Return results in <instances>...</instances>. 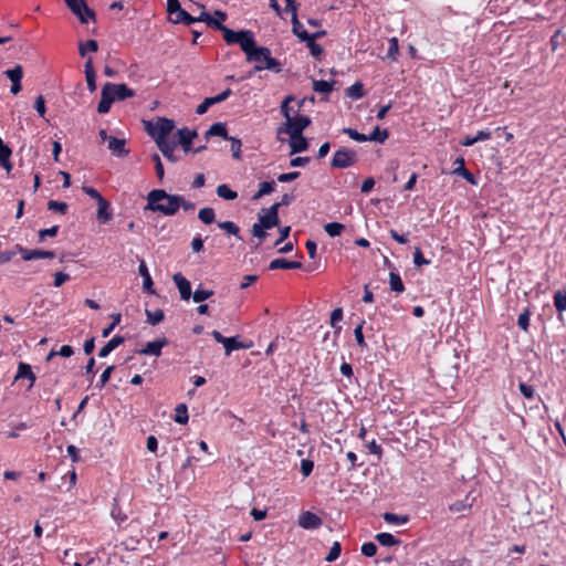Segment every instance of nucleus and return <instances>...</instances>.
<instances>
[{
	"label": "nucleus",
	"instance_id": "34",
	"mask_svg": "<svg viewBox=\"0 0 566 566\" xmlns=\"http://www.w3.org/2000/svg\"><path fill=\"white\" fill-rule=\"evenodd\" d=\"M170 21L175 24L184 23L186 25H191L195 23V17L190 15L181 8L174 17L170 18Z\"/></svg>",
	"mask_w": 566,
	"mask_h": 566
},
{
	"label": "nucleus",
	"instance_id": "43",
	"mask_svg": "<svg viewBox=\"0 0 566 566\" xmlns=\"http://www.w3.org/2000/svg\"><path fill=\"white\" fill-rule=\"evenodd\" d=\"M112 322L102 329V337L106 338L111 335V333L115 329L117 325H119L122 321L120 313H114L111 315Z\"/></svg>",
	"mask_w": 566,
	"mask_h": 566
},
{
	"label": "nucleus",
	"instance_id": "12",
	"mask_svg": "<svg viewBox=\"0 0 566 566\" xmlns=\"http://www.w3.org/2000/svg\"><path fill=\"white\" fill-rule=\"evenodd\" d=\"M172 281L179 291L180 298L188 301L193 294L191 291L190 281L187 280L180 272L174 274Z\"/></svg>",
	"mask_w": 566,
	"mask_h": 566
},
{
	"label": "nucleus",
	"instance_id": "22",
	"mask_svg": "<svg viewBox=\"0 0 566 566\" xmlns=\"http://www.w3.org/2000/svg\"><path fill=\"white\" fill-rule=\"evenodd\" d=\"M287 135L290 136L291 155L305 151L308 148V143L303 133L300 135H294L293 133Z\"/></svg>",
	"mask_w": 566,
	"mask_h": 566
},
{
	"label": "nucleus",
	"instance_id": "17",
	"mask_svg": "<svg viewBox=\"0 0 566 566\" xmlns=\"http://www.w3.org/2000/svg\"><path fill=\"white\" fill-rule=\"evenodd\" d=\"M455 168L453 169L452 174L463 177L469 184L476 185L478 180L475 176L465 168V161L463 157L455 158L454 163Z\"/></svg>",
	"mask_w": 566,
	"mask_h": 566
},
{
	"label": "nucleus",
	"instance_id": "26",
	"mask_svg": "<svg viewBox=\"0 0 566 566\" xmlns=\"http://www.w3.org/2000/svg\"><path fill=\"white\" fill-rule=\"evenodd\" d=\"M12 155L11 148L0 140V166L6 169L9 174L12 170V164L10 161V157Z\"/></svg>",
	"mask_w": 566,
	"mask_h": 566
},
{
	"label": "nucleus",
	"instance_id": "11",
	"mask_svg": "<svg viewBox=\"0 0 566 566\" xmlns=\"http://www.w3.org/2000/svg\"><path fill=\"white\" fill-rule=\"evenodd\" d=\"M115 97L109 87V82H107L101 92V101L97 105V112L99 114H106L109 112L112 104L115 102Z\"/></svg>",
	"mask_w": 566,
	"mask_h": 566
},
{
	"label": "nucleus",
	"instance_id": "41",
	"mask_svg": "<svg viewBox=\"0 0 566 566\" xmlns=\"http://www.w3.org/2000/svg\"><path fill=\"white\" fill-rule=\"evenodd\" d=\"M346 95L354 99H359L365 95L364 85L360 82H355L346 90Z\"/></svg>",
	"mask_w": 566,
	"mask_h": 566
},
{
	"label": "nucleus",
	"instance_id": "29",
	"mask_svg": "<svg viewBox=\"0 0 566 566\" xmlns=\"http://www.w3.org/2000/svg\"><path fill=\"white\" fill-rule=\"evenodd\" d=\"M211 136H220L228 140L230 137L228 135L227 126L224 123H214L210 126V128L206 132L205 137L208 139Z\"/></svg>",
	"mask_w": 566,
	"mask_h": 566
},
{
	"label": "nucleus",
	"instance_id": "35",
	"mask_svg": "<svg viewBox=\"0 0 566 566\" xmlns=\"http://www.w3.org/2000/svg\"><path fill=\"white\" fill-rule=\"evenodd\" d=\"M389 286L392 292L402 293L405 291V284L399 275V273L395 271H390L389 273Z\"/></svg>",
	"mask_w": 566,
	"mask_h": 566
},
{
	"label": "nucleus",
	"instance_id": "50",
	"mask_svg": "<svg viewBox=\"0 0 566 566\" xmlns=\"http://www.w3.org/2000/svg\"><path fill=\"white\" fill-rule=\"evenodd\" d=\"M114 370H115V366L114 365L107 366L104 369V371L101 374L99 380H98V382L96 384L95 387L98 388V389H103L106 386V384L109 381L112 373Z\"/></svg>",
	"mask_w": 566,
	"mask_h": 566
},
{
	"label": "nucleus",
	"instance_id": "64",
	"mask_svg": "<svg viewBox=\"0 0 566 566\" xmlns=\"http://www.w3.org/2000/svg\"><path fill=\"white\" fill-rule=\"evenodd\" d=\"M440 566H470V560L465 557L457 560H442Z\"/></svg>",
	"mask_w": 566,
	"mask_h": 566
},
{
	"label": "nucleus",
	"instance_id": "24",
	"mask_svg": "<svg viewBox=\"0 0 566 566\" xmlns=\"http://www.w3.org/2000/svg\"><path fill=\"white\" fill-rule=\"evenodd\" d=\"M87 88L91 93L96 91V74L93 65V59L90 56L84 65Z\"/></svg>",
	"mask_w": 566,
	"mask_h": 566
},
{
	"label": "nucleus",
	"instance_id": "44",
	"mask_svg": "<svg viewBox=\"0 0 566 566\" xmlns=\"http://www.w3.org/2000/svg\"><path fill=\"white\" fill-rule=\"evenodd\" d=\"M275 188V181L274 180H271V181H263L260 184L259 186V190L258 192L252 197V199H259L261 198L262 196L264 195H269L271 193Z\"/></svg>",
	"mask_w": 566,
	"mask_h": 566
},
{
	"label": "nucleus",
	"instance_id": "36",
	"mask_svg": "<svg viewBox=\"0 0 566 566\" xmlns=\"http://www.w3.org/2000/svg\"><path fill=\"white\" fill-rule=\"evenodd\" d=\"M145 314L147 316L146 322L151 326H156L165 319V313L160 308H157L154 312L146 308Z\"/></svg>",
	"mask_w": 566,
	"mask_h": 566
},
{
	"label": "nucleus",
	"instance_id": "49",
	"mask_svg": "<svg viewBox=\"0 0 566 566\" xmlns=\"http://www.w3.org/2000/svg\"><path fill=\"white\" fill-rule=\"evenodd\" d=\"M530 316H531V311L528 307H526L520 315H518V318H517V326L523 331V332H528V327H530Z\"/></svg>",
	"mask_w": 566,
	"mask_h": 566
},
{
	"label": "nucleus",
	"instance_id": "5",
	"mask_svg": "<svg viewBox=\"0 0 566 566\" xmlns=\"http://www.w3.org/2000/svg\"><path fill=\"white\" fill-rule=\"evenodd\" d=\"M280 214H259V221L252 227V234L256 237L260 242L264 241L268 237L266 230L274 227H280Z\"/></svg>",
	"mask_w": 566,
	"mask_h": 566
},
{
	"label": "nucleus",
	"instance_id": "46",
	"mask_svg": "<svg viewBox=\"0 0 566 566\" xmlns=\"http://www.w3.org/2000/svg\"><path fill=\"white\" fill-rule=\"evenodd\" d=\"M218 227L226 231L227 234H232L237 237L238 239H241L240 237V229L239 227L232 222V221H222L218 222Z\"/></svg>",
	"mask_w": 566,
	"mask_h": 566
},
{
	"label": "nucleus",
	"instance_id": "55",
	"mask_svg": "<svg viewBox=\"0 0 566 566\" xmlns=\"http://www.w3.org/2000/svg\"><path fill=\"white\" fill-rule=\"evenodd\" d=\"M413 264L416 265V268H421L423 265L430 264V260L424 258V255L419 247H415Z\"/></svg>",
	"mask_w": 566,
	"mask_h": 566
},
{
	"label": "nucleus",
	"instance_id": "54",
	"mask_svg": "<svg viewBox=\"0 0 566 566\" xmlns=\"http://www.w3.org/2000/svg\"><path fill=\"white\" fill-rule=\"evenodd\" d=\"M342 553V545L339 542H334L328 554L325 556V560L332 563L336 560Z\"/></svg>",
	"mask_w": 566,
	"mask_h": 566
},
{
	"label": "nucleus",
	"instance_id": "60",
	"mask_svg": "<svg viewBox=\"0 0 566 566\" xmlns=\"http://www.w3.org/2000/svg\"><path fill=\"white\" fill-rule=\"evenodd\" d=\"M520 392L523 395L525 399H533L535 396V389L533 386L526 384V382H520L518 384Z\"/></svg>",
	"mask_w": 566,
	"mask_h": 566
},
{
	"label": "nucleus",
	"instance_id": "48",
	"mask_svg": "<svg viewBox=\"0 0 566 566\" xmlns=\"http://www.w3.org/2000/svg\"><path fill=\"white\" fill-rule=\"evenodd\" d=\"M213 293L214 292L212 290H206V289L198 287L193 292L191 297L193 298L195 303H202L203 301L210 298L213 295Z\"/></svg>",
	"mask_w": 566,
	"mask_h": 566
},
{
	"label": "nucleus",
	"instance_id": "40",
	"mask_svg": "<svg viewBox=\"0 0 566 566\" xmlns=\"http://www.w3.org/2000/svg\"><path fill=\"white\" fill-rule=\"evenodd\" d=\"M97 50L98 43L96 40L90 39L78 43V53L81 56H85L87 52H96Z\"/></svg>",
	"mask_w": 566,
	"mask_h": 566
},
{
	"label": "nucleus",
	"instance_id": "10",
	"mask_svg": "<svg viewBox=\"0 0 566 566\" xmlns=\"http://www.w3.org/2000/svg\"><path fill=\"white\" fill-rule=\"evenodd\" d=\"M322 524V518L311 511H305L298 516V525L304 530H316L321 527Z\"/></svg>",
	"mask_w": 566,
	"mask_h": 566
},
{
	"label": "nucleus",
	"instance_id": "61",
	"mask_svg": "<svg viewBox=\"0 0 566 566\" xmlns=\"http://www.w3.org/2000/svg\"><path fill=\"white\" fill-rule=\"evenodd\" d=\"M471 509V504H467L465 501L459 500L449 505V511L453 513H460L464 511H469Z\"/></svg>",
	"mask_w": 566,
	"mask_h": 566
},
{
	"label": "nucleus",
	"instance_id": "3",
	"mask_svg": "<svg viewBox=\"0 0 566 566\" xmlns=\"http://www.w3.org/2000/svg\"><path fill=\"white\" fill-rule=\"evenodd\" d=\"M175 128V122L167 117H157L145 123L147 134L156 142L157 146L169 143V135Z\"/></svg>",
	"mask_w": 566,
	"mask_h": 566
},
{
	"label": "nucleus",
	"instance_id": "52",
	"mask_svg": "<svg viewBox=\"0 0 566 566\" xmlns=\"http://www.w3.org/2000/svg\"><path fill=\"white\" fill-rule=\"evenodd\" d=\"M399 55V45L398 40L396 38H391L389 40V45L387 50V59L390 61H396Z\"/></svg>",
	"mask_w": 566,
	"mask_h": 566
},
{
	"label": "nucleus",
	"instance_id": "53",
	"mask_svg": "<svg viewBox=\"0 0 566 566\" xmlns=\"http://www.w3.org/2000/svg\"><path fill=\"white\" fill-rule=\"evenodd\" d=\"M4 73L11 82L21 81L23 77V69L20 64H17L13 69L7 70Z\"/></svg>",
	"mask_w": 566,
	"mask_h": 566
},
{
	"label": "nucleus",
	"instance_id": "15",
	"mask_svg": "<svg viewBox=\"0 0 566 566\" xmlns=\"http://www.w3.org/2000/svg\"><path fill=\"white\" fill-rule=\"evenodd\" d=\"M304 269L300 261H290L285 258H277L270 262L269 270H301Z\"/></svg>",
	"mask_w": 566,
	"mask_h": 566
},
{
	"label": "nucleus",
	"instance_id": "21",
	"mask_svg": "<svg viewBox=\"0 0 566 566\" xmlns=\"http://www.w3.org/2000/svg\"><path fill=\"white\" fill-rule=\"evenodd\" d=\"M138 273L143 277V290L148 294H156L154 281L149 274L148 268L144 261H140Z\"/></svg>",
	"mask_w": 566,
	"mask_h": 566
},
{
	"label": "nucleus",
	"instance_id": "51",
	"mask_svg": "<svg viewBox=\"0 0 566 566\" xmlns=\"http://www.w3.org/2000/svg\"><path fill=\"white\" fill-rule=\"evenodd\" d=\"M313 90L318 93H331L333 91V82L325 80L314 81Z\"/></svg>",
	"mask_w": 566,
	"mask_h": 566
},
{
	"label": "nucleus",
	"instance_id": "33",
	"mask_svg": "<svg viewBox=\"0 0 566 566\" xmlns=\"http://www.w3.org/2000/svg\"><path fill=\"white\" fill-rule=\"evenodd\" d=\"M157 147L169 161L176 163L179 160V158L174 155V150L177 147V142L175 139Z\"/></svg>",
	"mask_w": 566,
	"mask_h": 566
},
{
	"label": "nucleus",
	"instance_id": "28",
	"mask_svg": "<svg viewBox=\"0 0 566 566\" xmlns=\"http://www.w3.org/2000/svg\"><path fill=\"white\" fill-rule=\"evenodd\" d=\"M227 20V13L220 10H216L213 17H210L208 27L214 30L222 31L224 29L223 22Z\"/></svg>",
	"mask_w": 566,
	"mask_h": 566
},
{
	"label": "nucleus",
	"instance_id": "20",
	"mask_svg": "<svg viewBox=\"0 0 566 566\" xmlns=\"http://www.w3.org/2000/svg\"><path fill=\"white\" fill-rule=\"evenodd\" d=\"M111 91L114 94L116 101H124L135 96L134 90L128 87L126 84L109 83Z\"/></svg>",
	"mask_w": 566,
	"mask_h": 566
},
{
	"label": "nucleus",
	"instance_id": "62",
	"mask_svg": "<svg viewBox=\"0 0 566 566\" xmlns=\"http://www.w3.org/2000/svg\"><path fill=\"white\" fill-rule=\"evenodd\" d=\"M223 40L227 42V44H234L237 41V36L239 35V31H233L229 29L228 27H224V29L221 31Z\"/></svg>",
	"mask_w": 566,
	"mask_h": 566
},
{
	"label": "nucleus",
	"instance_id": "39",
	"mask_svg": "<svg viewBox=\"0 0 566 566\" xmlns=\"http://www.w3.org/2000/svg\"><path fill=\"white\" fill-rule=\"evenodd\" d=\"M382 518L388 524H406L409 521L408 515H398L392 512H385Z\"/></svg>",
	"mask_w": 566,
	"mask_h": 566
},
{
	"label": "nucleus",
	"instance_id": "14",
	"mask_svg": "<svg viewBox=\"0 0 566 566\" xmlns=\"http://www.w3.org/2000/svg\"><path fill=\"white\" fill-rule=\"evenodd\" d=\"M19 379H28L29 380V386L27 388L28 391H30L33 388L35 380H36V376L32 371L31 365L23 363V361H20L18 364V370L14 376V381H17Z\"/></svg>",
	"mask_w": 566,
	"mask_h": 566
},
{
	"label": "nucleus",
	"instance_id": "42",
	"mask_svg": "<svg viewBox=\"0 0 566 566\" xmlns=\"http://www.w3.org/2000/svg\"><path fill=\"white\" fill-rule=\"evenodd\" d=\"M364 324H365V321L361 319L359 322V324L354 328V336H355V339H356V344L360 347V348H365L367 349L368 348V345L365 340V336H364V332H363V327H364Z\"/></svg>",
	"mask_w": 566,
	"mask_h": 566
},
{
	"label": "nucleus",
	"instance_id": "16",
	"mask_svg": "<svg viewBox=\"0 0 566 566\" xmlns=\"http://www.w3.org/2000/svg\"><path fill=\"white\" fill-rule=\"evenodd\" d=\"M107 148L116 157H125L129 154V149L126 148V139L124 138L109 137Z\"/></svg>",
	"mask_w": 566,
	"mask_h": 566
},
{
	"label": "nucleus",
	"instance_id": "7",
	"mask_svg": "<svg viewBox=\"0 0 566 566\" xmlns=\"http://www.w3.org/2000/svg\"><path fill=\"white\" fill-rule=\"evenodd\" d=\"M357 154L355 150L349 148H340L334 153L333 159H332V167L344 169L348 168L356 161Z\"/></svg>",
	"mask_w": 566,
	"mask_h": 566
},
{
	"label": "nucleus",
	"instance_id": "45",
	"mask_svg": "<svg viewBox=\"0 0 566 566\" xmlns=\"http://www.w3.org/2000/svg\"><path fill=\"white\" fill-rule=\"evenodd\" d=\"M389 133L387 129H380L376 127L370 135L367 136V142H378L380 144L385 143L388 138Z\"/></svg>",
	"mask_w": 566,
	"mask_h": 566
},
{
	"label": "nucleus",
	"instance_id": "19",
	"mask_svg": "<svg viewBox=\"0 0 566 566\" xmlns=\"http://www.w3.org/2000/svg\"><path fill=\"white\" fill-rule=\"evenodd\" d=\"M325 34H326L325 31H318V32L312 33L310 36H307V39L304 40V42H306V46L308 48L311 54L316 59H319V56L323 54L324 50L321 44L316 43L315 40L324 36Z\"/></svg>",
	"mask_w": 566,
	"mask_h": 566
},
{
	"label": "nucleus",
	"instance_id": "47",
	"mask_svg": "<svg viewBox=\"0 0 566 566\" xmlns=\"http://www.w3.org/2000/svg\"><path fill=\"white\" fill-rule=\"evenodd\" d=\"M217 195L226 200H233L238 197V193L229 188L228 185L222 184L217 188Z\"/></svg>",
	"mask_w": 566,
	"mask_h": 566
},
{
	"label": "nucleus",
	"instance_id": "31",
	"mask_svg": "<svg viewBox=\"0 0 566 566\" xmlns=\"http://www.w3.org/2000/svg\"><path fill=\"white\" fill-rule=\"evenodd\" d=\"M553 302L556 312L560 316L563 312H566V290H557L554 293Z\"/></svg>",
	"mask_w": 566,
	"mask_h": 566
},
{
	"label": "nucleus",
	"instance_id": "6",
	"mask_svg": "<svg viewBox=\"0 0 566 566\" xmlns=\"http://www.w3.org/2000/svg\"><path fill=\"white\" fill-rule=\"evenodd\" d=\"M70 10L80 19L82 23L95 20V12L91 9L85 0H64Z\"/></svg>",
	"mask_w": 566,
	"mask_h": 566
},
{
	"label": "nucleus",
	"instance_id": "9",
	"mask_svg": "<svg viewBox=\"0 0 566 566\" xmlns=\"http://www.w3.org/2000/svg\"><path fill=\"white\" fill-rule=\"evenodd\" d=\"M169 344L167 337H159L153 342H148L143 348L136 349L134 353L138 355H150L159 357L165 346Z\"/></svg>",
	"mask_w": 566,
	"mask_h": 566
},
{
	"label": "nucleus",
	"instance_id": "56",
	"mask_svg": "<svg viewBox=\"0 0 566 566\" xmlns=\"http://www.w3.org/2000/svg\"><path fill=\"white\" fill-rule=\"evenodd\" d=\"M314 469V461L310 459H302L300 464V471L304 478L312 474Z\"/></svg>",
	"mask_w": 566,
	"mask_h": 566
},
{
	"label": "nucleus",
	"instance_id": "37",
	"mask_svg": "<svg viewBox=\"0 0 566 566\" xmlns=\"http://www.w3.org/2000/svg\"><path fill=\"white\" fill-rule=\"evenodd\" d=\"M174 420L179 424H186L189 420L188 407L186 403L177 405Z\"/></svg>",
	"mask_w": 566,
	"mask_h": 566
},
{
	"label": "nucleus",
	"instance_id": "25",
	"mask_svg": "<svg viewBox=\"0 0 566 566\" xmlns=\"http://www.w3.org/2000/svg\"><path fill=\"white\" fill-rule=\"evenodd\" d=\"M125 342V337L122 335H115L111 338L99 350L98 357L105 358L107 357L114 349H116L119 345Z\"/></svg>",
	"mask_w": 566,
	"mask_h": 566
},
{
	"label": "nucleus",
	"instance_id": "27",
	"mask_svg": "<svg viewBox=\"0 0 566 566\" xmlns=\"http://www.w3.org/2000/svg\"><path fill=\"white\" fill-rule=\"evenodd\" d=\"M15 249L19 251V253L21 254V258L24 261H32V260L43 259V250L42 249L30 250V249L23 248L20 244H17Z\"/></svg>",
	"mask_w": 566,
	"mask_h": 566
},
{
	"label": "nucleus",
	"instance_id": "18",
	"mask_svg": "<svg viewBox=\"0 0 566 566\" xmlns=\"http://www.w3.org/2000/svg\"><path fill=\"white\" fill-rule=\"evenodd\" d=\"M178 140L177 145L180 144L185 153L191 150V144L195 137H197L196 130H190L187 127H184L177 132Z\"/></svg>",
	"mask_w": 566,
	"mask_h": 566
},
{
	"label": "nucleus",
	"instance_id": "63",
	"mask_svg": "<svg viewBox=\"0 0 566 566\" xmlns=\"http://www.w3.org/2000/svg\"><path fill=\"white\" fill-rule=\"evenodd\" d=\"M344 316V312L342 307H336L331 312V318L329 323L332 327H336V324H338Z\"/></svg>",
	"mask_w": 566,
	"mask_h": 566
},
{
	"label": "nucleus",
	"instance_id": "1",
	"mask_svg": "<svg viewBox=\"0 0 566 566\" xmlns=\"http://www.w3.org/2000/svg\"><path fill=\"white\" fill-rule=\"evenodd\" d=\"M304 99L297 101L294 95H287L280 106L285 122L277 128V134L300 135L312 123L307 115H300L298 112L304 105Z\"/></svg>",
	"mask_w": 566,
	"mask_h": 566
},
{
	"label": "nucleus",
	"instance_id": "13",
	"mask_svg": "<svg viewBox=\"0 0 566 566\" xmlns=\"http://www.w3.org/2000/svg\"><path fill=\"white\" fill-rule=\"evenodd\" d=\"M253 346V343L250 340L249 343L241 340L240 335L227 337L223 347H224V354L229 356L233 350L239 349H249Z\"/></svg>",
	"mask_w": 566,
	"mask_h": 566
},
{
	"label": "nucleus",
	"instance_id": "32",
	"mask_svg": "<svg viewBox=\"0 0 566 566\" xmlns=\"http://www.w3.org/2000/svg\"><path fill=\"white\" fill-rule=\"evenodd\" d=\"M292 31L301 40L304 41L311 34L304 29V25L300 22L297 13H294L292 19Z\"/></svg>",
	"mask_w": 566,
	"mask_h": 566
},
{
	"label": "nucleus",
	"instance_id": "8",
	"mask_svg": "<svg viewBox=\"0 0 566 566\" xmlns=\"http://www.w3.org/2000/svg\"><path fill=\"white\" fill-rule=\"evenodd\" d=\"M234 44H239L247 60H255L252 49L256 45L254 33L251 30H241Z\"/></svg>",
	"mask_w": 566,
	"mask_h": 566
},
{
	"label": "nucleus",
	"instance_id": "59",
	"mask_svg": "<svg viewBox=\"0 0 566 566\" xmlns=\"http://www.w3.org/2000/svg\"><path fill=\"white\" fill-rule=\"evenodd\" d=\"M228 140L231 142V151L234 159H241V140L235 137H229Z\"/></svg>",
	"mask_w": 566,
	"mask_h": 566
},
{
	"label": "nucleus",
	"instance_id": "2",
	"mask_svg": "<svg viewBox=\"0 0 566 566\" xmlns=\"http://www.w3.org/2000/svg\"><path fill=\"white\" fill-rule=\"evenodd\" d=\"M180 208L185 211L195 210L196 206L192 202L185 200L179 195H168L163 189H154L147 196V202L143 209L153 212H177Z\"/></svg>",
	"mask_w": 566,
	"mask_h": 566
},
{
	"label": "nucleus",
	"instance_id": "4",
	"mask_svg": "<svg viewBox=\"0 0 566 566\" xmlns=\"http://www.w3.org/2000/svg\"><path fill=\"white\" fill-rule=\"evenodd\" d=\"M254 52L255 60H247L248 62H254V71H263L271 70L275 73L281 72V63L271 56V50L266 46H254L252 49Z\"/></svg>",
	"mask_w": 566,
	"mask_h": 566
},
{
	"label": "nucleus",
	"instance_id": "23",
	"mask_svg": "<svg viewBox=\"0 0 566 566\" xmlns=\"http://www.w3.org/2000/svg\"><path fill=\"white\" fill-rule=\"evenodd\" d=\"M83 191L97 202L96 212H107L109 202L93 187H83Z\"/></svg>",
	"mask_w": 566,
	"mask_h": 566
},
{
	"label": "nucleus",
	"instance_id": "30",
	"mask_svg": "<svg viewBox=\"0 0 566 566\" xmlns=\"http://www.w3.org/2000/svg\"><path fill=\"white\" fill-rule=\"evenodd\" d=\"M375 539L381 545V546H385V547H391V546H397V545H400L401 541L399 538H397L396 536H394L392 534L390 533H378L376 536H375Z\"/></svg>",
	"mask_w": 566,
	"mask_h": 566
},
{
	"label": "nucleus",
	"instance_id": "57",
	"mask_svg": "<svg viewBox=\"0 0 566 566\" xmlns=\"http://www.w3.org/2000/svg\"><path fill=\"white\" fill-rule=\"evenodd\" d=\"M343 133L346 134L349 138H352V139H354L356 142H359V143L367 142V135L358 133L354 128H350V127L343 128Z\"/></svg>",
	"mask_w": 566,
	"mask_h": 566
},
{
	"label": "nucleus",
	"instance_id": "58",
	"mask_svg": "<svg viewBox=\"0 0 566 566\" xmlns=\"http://www.w3.org/2000/svg\"><path fill=\"white\" fill-rule=\"evenodd\" d=\"M361 554L366 557H374L377 554L378 547L374 542H366L361 545Z\"/></svg>",
	"mask_w": 566,
	"mask_h": 566
},
{
	"label": "nucleus",
	"instance_id": "38",
	"mask_svg": "<svg viewBox=\"0 0 566 566\" xmlns=\"http://www.w3.org/2000/svg\"><path fill=\"white\" fill-rule=\"evenodd\" d=\"M324 230L331 238H335L342 234L345 230V226L340 222H328L324 224Z\"/></svg>",
	"mask_w": 566,
	"mask_h": 566
}]
</instances>
